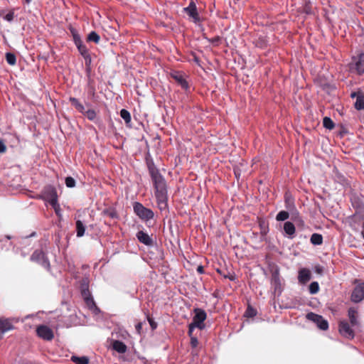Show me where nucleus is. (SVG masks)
Instances as JSON below:
<instances>
[{"mask_svg": "<svg viewBox=\"0 0 364 364\" xmlns=\"http://www.w3.org/2000/svg\"><path fill=\"white\" fill-rule=\"evenodd\" d=\"M148 168L155 188L157 206L161 212L167 210L168 191L166 181L154 164H149Z\"/></svg>", "mask_w": 364, "mask_h": 364, "instance_id": "1", "label": "nucleus"}, {"mask_svg": "<svg viewBox=\"0 0 364 364\" xmlns=\"http://www.w3.org/2000/svg\"><path fill=\"white\" fill-rule=\"evenodd\" d=\"M80 292L87 309L90 311L98 312L99 307L96 305V303L89 290V279L87 277H84L80 281Z\"/></svg>", "mask_w": 364, "mask_h": 364, "instance_id": "2", "label": "nucleus"}, {"mask_svg": "<svg viewBox=\"0 0 364 364\" xmlns=\"http://www.w3.org/2000/svg\"><path fill=\"white\" fill-rule=\"evenodd\" d=\"M93 315L95 320L97 322L99 326L101 328L107 329L110 331V333L112 336L114 331H112L114 326V321L112 319V316L108 315L101 311L99 309V311H90Z\"/></svg>", "mask_w": 364, "mask_h": 364, "instance_id": "3", "label": "nucleus"}, {"mask_svg": "<svg viewBox=\"0 0 364 364\" xmlns=\"http://www.w3.org/2000/svg\"><path fill=\"white\" fill-rule=\"evenodd\" d=\"M134 213L142 220L149 221L154 217V212L139 202H135L133 205Z\"/></svg>", "mask_w": 364, "mask_h": 364, "instance_id": "4", "label": "nucleus"}, {"mask_svg": "<svg viewBox=\"0 0 364 364\" xmlns=\"http://www.w3.org/2000/svg\"><path fill=\"white\" fill-rule=\"evenodd\" d=\"M31 260L38 263L47 269H50V264L49 259L42 250H35L31 256Z\"/></svg>", "mask_w": 364, "mask_h": 364, "instance_id": "5", "label": "nucleus"}, {"mask_svg": "<svg viewBox=\"0 0 364 364\" xmlns=\"http://www.w3.org/2000/svg\"><path fill=\"white\" fill-rule=\"evenodd\" d=\"M338 331L343 337L347 339L352 340L355 337V333L352 328V326L346 320L341 321L339 322Z\"/></svg>", "mask_w": 364, "mask_h": 364, "instance_id": "6", "label": "nucleus"}, {"mask_svg": "<svg viewBox=\"0 0 364 364\" xmlns=\"http://www.w3.org/2000/svg\"><path fill=\"white\" fill-rule=\"evenodd\" d=\"M306 318L315 323L321 330L326 331L328 328V323L321 316L313 312L306 314Z\"/></svg>", "mask_w": 364, "mask_h": 364, "instance_id": "7", "label": "nucleus"}, {"mask_svg": "<svg viewBox=\"0 0 364 364\" xmlns=\"http://www.w3.org/2000/svg\"><path fill=\"white\" fill-rule=\"evenodd\" d=\"M38 336L46 341H51L54 334L51 328L46 325H40L36 328Z\"/></svg>", "mask_w": 364, "mask_h": 364, "instance_id": "8", "label": "nucleus"}, {"mask_svg": "<svg viewBox=\"0 0 364 364\" xmlns=\"http://www.w3.org/2000/svg\"><path fill=\"white\" fill-rule=\"evenodd\" d=\"M183 11L193 19V22L199 21L200 18L197 11V7L193 1H191L189 5L183 9Z\"/></svg>", "mask_w": 364, "mask_h": 364, "instance_id": "9", "label": "nucleus"}, {"mask_svg": "<svg viewBox=\"0 0 364 364\" xmlns=\"http://www.w3.org/2000/svg\"><path fill=\"white\" fill-rule=\"evenodd\" d=\"M136 237L141 243L146 246L151 247L154 245V241L151 237L143 230L138 231L136 234Z\"/></svg>", "mask_w": 364, "mask_h": 364, "instance_id": "10", "label": "nucleus"}, {"mask_svg": "<svg viewBox=\"0 0 364 364\" xmlns=\"http://www.w3.org/2000/svg\"><path fill=\"white\" fill-rule=\"evenodd\" d=\"M354 68L358 74L364 73V53H360L353 58Z\"/></svg>", "mask_w": 364, "mask_h": 364, "instance_id": "11", "label": "nucleus"}, {"mask_svg": "<svg viewBox=\"0 0 364 364\" xmlns=\"http://www.w3.org/2000/svg\"><path fill=\"white\" fill-rule=\"evenodd\" d=\"M171 76L177 82L181 88L184 90L188 89V83L181 73L175 71L171 73Z\"/></svg>", "mask_w": 364, "mask_h": 364, "instance_id": "12", "label": "nucleus"}, {"mask_svg": "<svg viewBox=\"0 0 364 364\" xmlns=\"http://www.w3.org/2000/svg\"><path fill=\"white\" fill-rule=\"evenodd\" d=\"M14 328V326L10 318L0 319V339L3 335Z\"/></svg>", "mask_w": 364, "mask_h": 364, "instance_id": "13", "label": "nucleus"}, {"mask_svg": "<svg viewBox=\"0 0 364 364\" xmlns=\"http://www.w3.org/2000/svg\"><path fill=\"white\" fill-rule=\"evenodd\" d=\"M311 279V273L309 269L302 268L299 269L298 274L299 282L304 284Z\"/></svg>", "mask_w": 364, "mask_h": 364, "instance_id": "14", "label": "nucleus"}, {"mask_svg": "<svg viewBox=\"0 0 364 364\" xmlns=\"http://www.w3.org/2000/svg\"><path fill=\"white\" fill-rule=\"evenodd\" d=\"M348 316L349 318L350 324L352 327H356L359 326L358 311L355 308L351 307L348 309Z\"/></svg>", "mask_w": 364, "mask_h": 364, "instance_id": "15", "label": "nucleus"}, {"mask_svg": "<svg viewBox=\"0 0 364 364\" xmlns=\"http://www.w3.org/2000/svg\"><path fill=\"white\" fill-rule=\"evenodd\" d=\"M364 299V292L358 286H356L351 294V300L354 303H358Z\"/></svg>", "mask_w": 364, "mask_h": 364, "instance_id": "16", "label": "nucleus"}, {"mask_svg": "<svg viewBox=\"0 0 364 364\" xmlns=\"http://www.w3.org/2000/svg\"><path fill=\"white\" fill-rule=\"evenodd\" d=\"M284 231L289 239H292L294 237L296 231L294 225L289 221L285 222L284 224Z\"/></svg>", "mask_w": 364, "mask_h": 364, "instance_id": "17", "label": "nucleus"}, {"mask_svg": "<svg viewBox=\"0 0 364 364\" xmlns=\"http://www.w3.org/2000/svg\"><path fill=\"white\" fill-rule=\"evenodd\" d=\"M75 46H76L78 51L80 52V53L85 58V60L87 61V58H89V62H91V58L88 53V50H87L86 46H85L82 42L77 43Z\"/></svg>", "mask_w": 364, "mask_h": 364, "instance_id": "18", "label": "nucleus"}, {"mask_svg": "<svg viewBox=\"0 0 364 364\" xmlns=\"http://www.w3.org/2000/svg\"><path fill=\"white\" fill-rule=\"evenodd\" d=\"M207 315L204 310L200 309H195V315L193 318L194 320H197L199 322H203L206 319Z\"/></svg>", "mask_w": 364, "mask_h": 364, "instance_id": "19", "label": "nucleus"}, {"mask_svg": "<svg viewBox=\"0 0 364 364\" xmlns=\"http://www.w3.org/2000/svg\"><path fill=\"white\" fill-rule=\"evenodd\" d=\"M70 101L73 106L75 107L80 113L82 114L85 113V107L82 104H81L77 98L70 97Z\"/></svg>", "mask_w": 364, "mask_h": 364, "instance_id": "20", "label": "nucleus"}, {"mask_svg": "<svg viewBox=\"0 0 364 364\" xmlns=\"http://www.w3.org/2000/svg\"><path fill=\"white\" fill-rule=\"evenodd\" d=\"M127 350V346L125 343L119 340H115V352L118 353H125Z\"/></svg>", "mask_w": 364, "mask_h": 364, "instance_id": "21", "label": "nucleus"}, {"mask_svg": "<svg viewBox=\"0 0 364 364\" xmlns=\"http://www.w3.org/2000/svg\"><path fill=\"white\" fill-rule=\"evenodd\" d=\"M85 225L83 224V223L80 220H77L76 221V232H77V237H82L85 234Z\"/></svg>", "mask_w": 364, "mask_h": 364, "instance_id": "22", "label": "nucleus"}, {"mask_svg": "<svg viewBox=\"0 0 364 364\" xmlns=\"http://www.w3.org/2000/svg\"><path fill=\"white\" fill-rule=\"evenodd\" d=\"M310 241L314 245H320L323 242V237L320 234L314 233L311 236Z\"/></svg>", "mask_w": 364, "mask_h": 364, "instance_id": "23", "label": "nucleus"}, {"mask_svg": "<svg viewBox=\"0 0 364 364\" xmlns=\"http://www.w3.org/2000/svg\"><path fill=\"white\" fill-rule=\"evenodd\" d=\"M71 360L75 364H88L89 359L86 356L78 357L75 355H73L71 357Z\"/></svg>", "mask_w": 364, "mask_h": 364, "instance_id": "24", "label": "nucleus"}, {"mask_svg": "<svg viewBox=\"0 0 364 364\" xmlns=\"http://www.w3.org/2000/svg\"><path fill=\"white\" fill-rule=\"evenodd\" d=\"M272 284L274 287V289H277L278 287H280V279H279V274L277 271L274 272L272 275V279H271Z\"/></svg>", "mask_w": 364, "mask_h": 364, "instance_id": "25", "label": "nucleus"}, {"mask_svg": "<svg viewBox=\"0 0 364 364\" xmlns=\"http://www.w3.org/2000/svg\"><path fill=\"white\" fill-rule=\"evenodd\" d=\"M100 40V37L99 34L95 31H91L87 37V41L88 42H93L95 43H98Z\"/></svg>", "mask_w": 364, "mask_h": 364, "instance_id": "26", "label": "nucleus"}, {"mask_svg": "<svg viewBox=\"0 0 364 364\" xmlns=\"http://www.w3.org/2000/svg\"><path fill=\"white\" fill-rule=\"evenodd\" d=\"M120 117L124 120L127 125H129L131 122V114L127 109H121Z\"/></svg>", "mask_w": 364, "mask_h": 364, "instance_id": "27", "label": "nucleus"}, {"mask_svg": "<svg viewBox=\"0 0 364 364\" xmlns=\"http://www.w3.org/2000/svg\"><path fill=\"white\" fill-rule=\"evenodd\" d=\"M355 107L358 110L364 109V97L363 95L357 96Z\"/></svg>", "mask_w": 364, "mask_h": 364, "instance_id": "28", "label": "nucleus"}, {"mask_svg": "<svg viewBox=\"0 0 364 364\" xmlns=\"http://www.w3.org/2000/svg\"><path fill=\"white\" fill-rule=\"evenodd\" d=\"M323 127L329 130H331L333 129L335 124L334 122L332 121V119L328 117H325L323 119Z\"/></svg>", "mask_w": 364, "mask_h": 364, "instance_id": "29", "label": "nucleus"}, {"mask_svg": "<svg viewBox=\"0 0 364 364\" xmlns=\"http://www.w3.org/2000/svg\"><path fill=\"white\" fill-rule=\"evenodd\" d=\"M289 218V213L287 211L285 210H281L279 211L277 216L276 220L277 221H284L287 220Z\"/></svg>", "mask_w": 364, "mask_h": 364, "instance_id": "30", "label": "nucleus"}, {"mask_svg": "<svg viewBox=\"0 0 364 364\" xmlns=\"http://www.w3.org/2000/svg\"><path fill=\"white\" fill-rule=\"evenodd\" d=\"M309 293L311 294H316L319 291V284L317 282H313L309 287Z\"/></svg>", "mask_w": 364, "mask_h": 364, "instance_id": "31", "label": "nucleus"}, {"mask_svg": "<svg viewBox=\"0 0 364 364\" xmlns=\"http://www.w3.org/2000/svg\"><path fill=\"white\" fill-rule=\"evenodd\" d=\"M6 60L8 64L11 65H14L16 63V55L12 53H6Z\"/></svg>", "mask_w": 364, "mask_h": 364, "instance_id": "32", "label": "nucleus"}, {"mask_svg": "<svg viewBox=\"0 0 364 364\" xmlns=\"http://www.w3.org/2000/svg\"><path fill=\"white\" fill-rule=\"evenodd\" d=\"M83 114L90 121H94L96 119V112L94 109L85 110Z\"/></svg>", "mask_w": 364, "mask_h": 364, "instance_id": "33", "label": "nucleus"}, {"mask_svg": "<svg viewBox=\"0 0 364 364\" xmlns=\"http://www.w3.org/2000/svg\"><path fill=\"white\" fill-rule=\"evenodd\" d=\"M256 314H257V311L252 306H248V307L247 308V309L245 311V316H246L247 318H252V317L255 316Z\"/></svg>", "mask_w": 364, "mask_h": 364, "instance_id": "34", "label": "nucleus"}, {"mask_svg": "<svg viewBox=\"0 0 364 364\" xmlns=\"http://www.w3.org/2000/svg\"><path fill=\"white\" fill-rule=\"evenodd\" d=\"M48 203H50V205L53 208V207H55L59 205L58 203V195H57V193H55L54 191H53V198H48Z\"/></svg>", "mask_w": 364, "mask_h": 364, "instance_id": "35", "label": "nucleus"}, {"mask_svg": "<svg viewBox=\"0 0 364 364\" xmlns=\"http://www.w3.org/2000/svg\"><path fill=\"white\" fill-rule=\"evenodd\" d=\"M53 191L57 193L55 188L51 186H47L45 188L44 193L46 195L47 199L53 198Z\"/></svg>", "mask_w": 364, "mask_h": 364, "instance_id": "36", "label": "nucleus"}, {"mask_svg": "<svg viewBox=\"0 0 364 364\" xmlns=\"http://www.w3.org/2000/svg\"><path fill=\"white\" fill-rule=\"evenodd\" d=\"M105 346L111 352L112 355H114V339L108 338L105 343Z\"/></svg>", "mask_w": 364, "mask_h": 364, "instance_id": "37", "label": "nucleus"}, {"mask_svg": "<svg viewBox=\"0 0 364 364\" xmlns=\"http://www.w3.org/2000/svg\"><path fill=\"white\" fill-rule=\"evenodd\" d=\"M65 183L66 186L68 188H73L75 186V180L71 176L66 177Z\"/></svg>", "mask_w": 364, "mask_h": 364, "instance_id": "38", "label": "nucleus"}, {"mask_svg": "<svg viewBox=\"0 0 364 364\" xmlns=\"http://www.w3.org/2000/svg\"><path fill=\"white\" fill-rule=\"evenodd\" d=\"M191 325L194 328H199L200 330H202V329H203L205 328V324L203 323V322H199L198 321L194 320V319H193Z\"/></svg>", "mask_w": 364, "mask_h": 364, "instance_id": "39", "label": "nucleus"}, {"mask_svg": "<svg viewBox=\"0 0 364 364\" xmlns=\"http://www.w3.org/2000/svg\"><path fill=\"white\" fill-rule=\"evenodd\" d=\"M103 213L105 215L109 217L111 219L114 218V209H105Z\"/></svg>", "mask_w": 364, "mask_h": 364, "instance_id": "40", "label": "nucleus"}, {"mask_svg": "<svg viewBox=\"0 0 364 364\" xmlns=\"http://www.w3.org/2000/svg\"><path fill=\"white\" fill-rule=\"evenodd\" d=\"M73 38L75 45L82 42L81 40L80 36L78 33L75 34L74 36H73Z\"/></svg>", "mask_w": 364, "mask_h": 364, "instance_id": "41", "label": "nucleus"}, {"mask_svg": "<svg viewBox=\"0 0 364 364\" xmlns=\"http://www.w3.org/2000/svg\"><path fill=\"white\" fill-rule=\"evenodd\" d=\"M14 12H9L8 14H6V16H4V19L6 20L7 21H12L13 19H14Z\"/></svg>", "mask_w": 364, "mask_h": 364, "instance_id": "42", "label": "nucleus"}, {"mask_svg": "<svg viewBox=\"0 0 364 364\" xmlns=\"http://www.w3.org/2000/svg\"><path fill=\"white\" fill-rule=\"evenodd\" d=\"M198 343V339L196 337L191 336V345L193 348L197 347Z\"/></svg>", "mask_w": 364, "mask_h": 364, "instance_id": "43", "label": "nucleus"}, {"mask_svg": "<svg viewBox=\"0 0 364 364\" xmlns=\"http://www.w3.org/2000/svg\"><path fill=\"white\" fill-rule=\"evenodd\" d=\"M149 320V324L151 327V328L154 330V329H156V327H157V324L156 322H154L151 318H148Z\"/></svg>", "mask_w": 364, "mask_h": 364, "instance_id": "44", "label": "nucleus"}, {"mask_svg": "<svg viewBox=\"0 0 364 364\" xmlns=\"http://www.w3.org/2000/svg\"><path fill=\"white\" fill-rule=\"evenodd\" d=\"M6 149L5 144L0 139V153H4L6 151Z\"/></svg>", "mask_w": 364, "mask_h": 364, "instance_id": "45", "label": "nucleus"}, {"mask_svg": "<svg viewBox=\"0 0 364 364\" xmlns=\"http://www.w3.org/2000/svg\"><path fill=\"white\" fill-rule=\"evenodd\" d=\"M53 209L56 213L57 215L58 216H60L61 214H60V205H58V207L55 206V207H53Z\"/></svg>", "mask_w": 364, "mask_h": 364, "instance_id": "46", "label": "nucleus"}, {"mask_svg": "<svg viewBox=\"0 0 364 364\" xmlns=\"http://www.w3.org/2000/svg\"><path fill=\"white\" fill-rule=\"evenodd\" d=\"M194 327L191 325V323L189 324V327H188V335L191 337L192 336V333H193V331L194 330Z\"/></svg>", "mask_w": 364, "mask_h": 364, "instance_id": "47", "label": "nucleus"}, {"mask_svg": "<svg viewBox=\"0 0 364 364\" xmlns=\"http://www.w3.org/2000/svg\"><path fill=\"white\" fill-rule=\"evenodd\" d=\"M135 328H136V330L137 331V332L139 333L141 329V328H142V323H138L135 326Z\"/></svg>", "mask_w": 364, "mask_h": 364, "instance_id": "48", "label": "nucleus"}, {"mask_svg": "<svg viewBox=\"0 0 364 364\" xmlns=\"http://www.w3.org/2000/svg\"><path fill=\"white\" fill-rule=\"evenodd\" d=\"M197 272L199 273V274H203L204 272V269H203V267L200 265L197 267Z\"/></svg>", "mask_w": 364, "mask_h": 364, "instance_id": "49", "label": "nucleus"}, {"mask_svg": "<svg viewBox=\"0 0 364 364\" xmlns=\"http://www.w3.org/2000/svg\"><path fill=\"white\" fill-rule=\"evenodd\" d=\"M122 336L123 337L124 339H126L127 338L129 337V335L126 331H124L122 332Z\"/></svg>", "mask_w": 364, "mask_h": 364, "instance_id": "50", "label": "nucleus"}, {"mask_svg": "<svg viewBox=\"0 0 364 364\" xmlns=\"http://www.w3.org/2000/svg\"><path fill=\"white\" fill-rule=\"evenodd\" d=\"M70 31L72 34V36L78 33L77 31L74 28H70Z\"/></svg>", "mask_w": 364, "mask_h": 364, "instance_id": "51", "label": "nucleus"}, {"mask_svg": "<svg viewBox=\"0 0 364 364\" xmlns=\"http://www.w3.org/2000/svg\"><path fill=\"white\" fill-rule=\"evenodd\" d=\"M4 238H5L6 240H11V236H10L9 235H6L4 236V237L0 238V242H3L4 241Z\"/></svg>", "mask_w": 364, "mask_h": 364, "instance_id": "52", "label": "nucleus"}, {"mask_svg": "<svg viewBox=\"0 0 364 364\" xmlns=\"http://www.w3.org/2000/svg\"><path fill=\"white\" fill-rule=\"evenodd\" d=\"M361 290H363V291L364 292V282H363L362 284L358 285Z\"/></svg>", "mask_w": 364, "mask_h": 364, "instance_id": "53", "label": "nucleus"}, {"mask_svg": "<svg viewBox=\"0 0 364 364\" xmlns=\"http://www.w3.org/2000/svg\"><path fill=\"white\" fill-rule=\"evenodd\" d=\"M36 235V232H33L30 235L27 236L26 237H31Z\"/></svg>", "mask_w": 364, "mask_h": 364, "instance_id": "54", "label": "nucleus"}, {"mask_svg": "<svg viewBox=\"0 0 364 364\" xmlns=\"http://www.w3.org/2000/svg\"><path fill=\"white\" fill-rule=\"evenodd\" d=\"M356 95H357V94H356L355 92H352V93L350 94V97H351L352 98H354Z\"/></svg>", "mask_w": 364, "mask_h": 364, "instance_id": "55", "label": "nucleus"}, {"mask_svg": "<svg viewBox=\"0 0 364 364\" xmlns=\"http://www.w3.org/2000/svg\"><path fill=\"white\" fill-rule=\"evenodd\" d=\"M25 4H29L32 0H23Z\"/></svg>", "mask_w": 364, "mask_h": 364, "instance_id": "56", "label": "nucleus"}, {"mask_svg": "<svg viewBox=\"0 0 364 364\" xmlns=\"http://www.w3.org/2000/svg\"><path fill=\"white\" fill-rule=\"evenodd\" d=\"M292 215H294V216H298L299 213L296 211V210H295V212L294 213H292Z\"/></svg>", "mask_w": 364, "mask_h": 364, "instance_id": "57", "label": "nucleus"}, {"mask_svg": "<svg viewBox=\"0 0 364 364\" xmlns=\"http://www.w3.org/2000/svg\"><path fill=\"white\" fill-rule=\"evenodd\" d=\"M90 63V62H89V58H87V61L85 60L86 65H88Z\"/></svg>", "mask_w": 364, "mask_h": 364, "instance_id": "58", "label": "nucleus"}, {"mask_svg": "<svg viewBox=\"0 0 364 364\" xmlns=\"http://www.w3.org/2000/svg\"><path fill=\"white\" fill-rule=\"evenodd\" d=\"M316 272H317L318 273H320V272H321V269L320 268H318V269H316Z\"/></svg>", "mask_w": 364, "mask_h": 364, "instance_id": "59", "label": "nucleus"}, {"mask_svg": "<svg viewBox=\"0 0 364 364\" xmlns=\"http://www.w3.org/2000/svg\"><path fill=\"white\" fill-rule=\"evenodd\" d=\"M119 358H123V360H125V358H124V356H119Z\"/></svg>", "mask_w": 364, "mask_h": 364, "instance_id": "60", "label": "nucleus"}, {"mask_svg": "<svg viewBox=\"0 0 364 364\" xmlns=\"http://www.w3.org/2000/svg\"><path fill=\"white\" fill-rule=\"evenodd\" d=\"M119 358H123V360H125V358H124V356H119Z\"/></svg>", "mask_w": 364, "mask_h": 364, "instance_id": "61", "label": "nucleus"}, {"mask_svg": "<svg viewBox=\"0 0 364 364\" xmlns=\"http://www.w3.org/2000/svg\"><path fill=\"white\" fill-rule=\"evenodd\" d=\"M119 358H123V360H125V358H124V356H119Z\"/></svg>", "mask_w": 364, "mask_h": 364, "instance_id": "62", "label": "nucleus"}]
</instances>
